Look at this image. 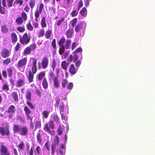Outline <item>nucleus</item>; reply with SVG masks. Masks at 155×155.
<instances>
[{"label": "nucleus", "mask_w": 155, "mask_h": 155, "mask_svg": "<svg viewBox=\"0 0 155 155\" xmlns=\"http://www.w3.org/2000/svg\"><path fill=\"white\" fill-rule=\"evenodd\" d=\"M86 24L84 22H81L75 26V31L80 38L83 37L85 33Z\"/></svg>", "instance_id": "obj_1"}, {"label": "nucleus", "mask_w": 155, "mask_h": 155, "mask_svg": "<svg viewBox=\"0 0 155 155\" xmlns=\"http://www.w3.org/2000/svg\"><path fill=\"white\" fill-rule=\"evenodd\" d=\"M31 39V36L25 33L23 35L22 37H20V42L23 45L27 44L29 42Z\"/></svg>", "instance_id": "obj_2"}, {"label": "nucleus", "mask_w": 155, "mask_h": 155, "mask_svg": "<svg viewBox=\"0 0 155 155\" xmlns=\"http://www.w3.org/2000/svg\"><path fill=\"white\" fill-rule=\"evenodd\" d=\"M59 143V139L58 136H56L52 142V154L54 155V153L55 152L56 147L58 145Z\"/></svg>", "instance_id": "obj_3"}, {"label": "nucleus", "mask_w": 155, "mask_h": 155, "mask_svg": "<svg viewBox=\"0 0 155 155\" xmlns=\"http://www.w3.org/2000/svg\"><path fill=\"white\" fill-rule=\"evenodd\" d=\"M54 124L53 121L51 120L48 123H47L44 128L45 131H49V127L52 129L54 128Z\"/></svg>", "instance_id": "obj_4"}, {"label": "nucleus", "mask_w": 155, "mask_h": 155, "mask_svg": "<svg viewBox=\"0 0 155 155\" xmlns=\"http://www.w3.org/2000/svg\"><path fill=\"white\" fill-rule=\"evenodd\" d=\"M33 63L32 64V67L31 68L32 73L33 74H35L37 72V69L36 66L37 60L35 58H32Z\"/></svg>", "instance_id": "obj_5"}, {"label": "nucleus", "mask_w": 155, "mask_h": 155, "mask_svg": "<svg viewBox=\"0 0 155 155\" xmlns=\"http://www.w3.org/2000/svg\"><path fill=\"white\" fill-rule=\"evenodd\" d=\"M0 151L1 155H9V153L8 151L7 148L4 145H1Z\"/></svg>", "instance_id": "obj_6"}, {"label": "nucleus", "mask_w": 155, "mask_h": 155, "mask_svg": "<svg viewBox=\"0 0 155 155\" xmlns=\"http://www.w3.org/2000/svg\"><path fill=\"white\" fill-rule=\"evenodd\" d=\"M0 134L2 136L5 135L8 136L9 134V131L8 128H5L0 127Z\"/></svg>", "instance_id": "obj_7"}, {"label": "nucleus", "mask_w": 155, "mask_h": 155, "mask_svg": "<svg viewBox=\"0 0 155 155\" xmlns=\"http://www.w3.org/2000/svg\"><path fill=\"white\" fill-rule=\"evenodd\" d=\"M34 74L32 73L30 70L26 72V75L30 83H31L33 81Z\"/></svg>", "instance_id": "obj_8"}, {"label": "nucleus", "mask_w": 155, "mask_h": 155, "mask_svg": "<svg viewBox=\"0 0 155 155\" xmlns=\"http://www.w3.org/2000/svg\"><path fill=\"white\" fill-rule=\"evenodd\" d=\"M27 61V57L21 59L18 62V67H21L25 66Z\"/></svg>", "instance_id": "obj_9"}, {"label": "nucleus", "mask_w": 155, "mask_h": 155, "mask_svg": "<svg viewBox=\"0 0 155 155\" xmlns=\"http://www.w3.org/2000/svg\"><path fill=\"white\" fill-rule=\"evenodd\" d=\"M41 64L42 68L44 69L46 68L48 64V58L46 57L42 59Z\"/></svg>", "instance_id": "obj_10"}, {"label": "nucleus", "mask_w": 155, "mask_h": 155, "mask_svg": "<svg viewBox=\"0 0 155 155\" xmlns=\"http://www.w3.org/2000/svg\"><path fill=\"white\" fill-rule=\"evenodd\" d=\"M10 54V52L8 50L4 48L2 51V56L3 58H6L8 57Z\"/></svg>", "instance_id": "obj_11"}, {"label": "nucleus", "mask_w": 155, "mask_h": 155, "mask_svg": "<svg viewBox=\"0 0 155 155\" xmlns=\"http://www.w3.org/2000/svg\"><path fill=\"white\" fill-rule=\"evenodd\" d=\"M25 79L24 77L21 79H19L17 82V87H20L23 86L25 84Z\"/></svg>", "instance_id": "obj_12"}, {"label": "nucleus", "mask_w": 155, "mask_h": 155, "mask_svg": "<svg viewBox=\"0 0 155 155\" xmlns=\"http://www.w3.org/2000/svg\"><path fill=\"white\" fill-rule=\"evenodd\" d=\"M43 134V131L40 130L37 135V139L38 143H40L41 142V137Z\"/></svg>", "instance_id": "obj_13"}, {"label": "nucleus", "mask_w": 155, "mask_h": 155, "mask_svg": "<svg viewBox=\"0 0 155 155\" xmlns=\"http://www.w3.org/2000/svg\"><path fill=\"white\" fill-rule=\"evenodd\" d=\"M74 33V30L73 29L67 30L66 33V35L68 38H71L72 37Z\"/></svg>", "instance_id": "obj_14"}, {"label": "nucleus", "mask_w": 155, "mask_h": 155, "mask_svg": "<svg viewBox=\"0 0 155 155\" xmlns=\"http://www.w3.org/2000/svg\"><path fill=\"white\" fill-rule=\"evenodd\" d=\"M21 127L19 125L14 124L13 127V130L14 134L17 133H20Z\"/></svg>", "instance_id": "obj_15"}, {"label": "nucleus", "mask_w": 155, "mask_h": 155, "mask_svg": "<svg viewBox=\"0 0 155 155\" xmlns=\"http://www.w3.org/2000/svg\"><path fill=\"white\" fill-rule=\"evenodd\" d=\"M78 69L77 68H75L74 64H72L69 69V71L71 74H74L77 72Z\"/></svg>", "instance_id": "obj_16"}, {"label": "nucleus", "mask_w": 155, "mask_h": 155, "mask_svg": "<svg viewBox=\"0 0 155 155\" xmlns=\"http://www.w3.org/2000/svg\"><path fill=\"white\" fill-rule=\"evenodd\" d=\"M28 133V130L26 127H21L19 133L20 135H25Z\"/></svg>", "instance_id": "obj_17"}, {"label": "nucleus", "mask_w": 155, "mask_h": 155, "mask_svg": "<svg viewBox=\"0 0 155 155\" xmlns=\"http://www.w3.org/2000/svg\"><path fill=\"white\" fill-rule=\"evenodd\" d=\"M54 80V87L56 88H58L60 86V84L58 82V80L57 77L55 78Z\"/></svg>", "instance_id": "obj_18"}, {"label": "nucleus", "mask_w": 155, "mask_h": 155, "mask_svg": "<svg viewBox=\"0 0 155 155\" xmlns=\"http://www.w3.org/2000/svg\"><path fill=\"white\" fill-rule=\"evenodd\" d=\"M80 13L83 17H85L87 15V10L85 7H84L80 11Z\"/></svg>", "instance_id": "obj_19"}, {"label": "nucleus", "mask_w": 155, "mask_h": 155, "mask_svg": "<svg viewBox=\"0 0 155 155\" xmlns=\"http://www.w3.org/2000/svg\"><path fill=\"white\" fill-rule=\"evenodd\" d=\"M52 31L51 30H47L45 34V38L47 39H49L51 37V34Z\"/></svg>", "instance_id": "obj_20"}, {"label": "nucleus", "mask_w": 155, "mask_h": 155, "mask_svg": "<svg viewBox=\"0 0 155 155\" xmlns=\"http://www.w3.org/2000/svg\"><path fill=\"white\" fill-rule=\"evenodd\" d=\"M65 41V39L64 37L62 38L59 41L58 44L59 46H64L63 44Z\"/></svg>", "instance_id": "obj_21"}, {"label": "nucleus", "mask_w": 155, "mask_h": 155, "mask_svg": "<svg viewBox=\"0 0 155 155\" xmlns=\"http://www.w3.org/2000/svg\"><path fill=\"white\" fill-rule=\"evenodd\" d=\"M64 103L61 102L59 106V111L60 114L64 112Z\"/></svg>", "instance_id": "obj_22"}, {"label": "nucleus", "mask_w": 155, "mask_h": 155, "mask_svg": "<svg viewBox=\"0 0 155 155\" xmlns=\"http://www.w3.org/2000/svg\"><path fill=\"white\" fill-rule=\"evenodd\" d=\"M71 43V40L70 39L67 40L65 43V45H64V48H65L66 49H69Z\"/></svg>", "instance_id": "obj_23"}, {"label": "nucleus", "mask_w": 155, "mask_h": 155, "mask_svg": "<svg viewBox=\"0 0 155 155\" xmlns=\"http://www.w3.org/2000/svg\"><path fill=\"white\" fill-rule=\"evenodd\" d=\"M12 41L16 42L17 40V37L16 35L14 33H12L11 34Z\"/></svg>", "instance_id": "obj_24"}, {"label": "nucleus", "mask_w": 155, "mask_h": 155, "mask_svg": "<svg viewBox=\"0 0 155 155\" xmlns=\"http://www.w3.org/2000/svg\"><path fill=\"white\" fill-rule=\"evenodd\" d=\"M41 26L42 28H45L47 26V24L45 22V17H43L41 21Z\"/></svg>", "instance_id": "obj_25"}, {"label": "nucleus", "mask_w": 155, "mask_h": 155, "mask_svg": "<svg viewBox=\"0 0 155 155\" xmlns=\"http://www.w3.org/2000/svg\"><path fill=\"white\" fill-rule=\"evenodd\" d=\"M8 30V28L5 25H3L1 27V30L2 32L3 33H7Z\"/></svg>", "instance_id": "obj_26"}, {"label": "nucleus", "mask_w": 155, "mask_h": 155, "mask_svg": "<svg viewBox=\"0 0 155 155\" xmlns=\"http://www.w3.org/2000/svg\"><path fill=\"white\" fill-rule=\"evenodd\" d=\"M15 107L12 105H11L8 108V113H14L15 111Z\"/></svg>", "instance_id": "obj_27"}, {"label": "nucleus", "mask_w": 155, "mask_h": 155, "mask_svg": "<svg viewBox=\"0 0 155 155\" xmlns=\"http://www.w3.org/2000/svg\"><path fill=\"white\" fill-rule=\"evenodd\" d=\"M59 53L60 54L62 55L64 53L65 51V49H66L64 48V46H59Z\"/></svg>", "instance_id": "obj_28"}, {"label": "nucleus", "mask_w": 155, "mask_h": 155, "mask_svg": "<svg viewBox=\"0 0 155 155\" xmlns=\"http://www.w3.org/2000/svg\"><path fill=\"white\" fill-rule=\"evenodd\" d=\"M74 10L72 11L71 13V15L73 17H75L76 16L78 15L79 10H78V9L76 8H75V7L74 8Z\"/></svg>", "instance_id": "obj_29"}, {"label": "nucleus", "mask_w": 155, "mask_h": 155, "mask_svg": "<svg viewBox=\"0 0 155 155\" xmlns=\"http://www.w3.org/2000/svg\"><path fill=\"white\" fill-rule=\"evenodd\" d=\"M53 120L57 124L59 122L60 119L58 116L56 114H54L53 115Z\"/></svg>", "instance_id": "obj_30"}, {"label": "nucleus", "mask_w": 155, "mask_h": 155, "mask_svg": "<svg viewBox=\"0 0 155 155\" xmlns=\"http://www.w3.org/2000/svg\"><path fill=\"white\" fill-rule=\"evenodd\" d=\"M12 97L14 100L15 101L18 100V97L17 92H14L12 93Z\"/></svg>", "instance_id": "obj_31"}, {"label": "nucleus", "mask_w": 155, "mask_h": 155, "mask_svg": "<svg viewBox=\"0 0 155 155\" xmlns=\"http://www.w3.org/2000/svg\"><path fill=\"white\" fill-rule=\"evenodd\" d=\"M43 87L45 89H47L48 87V84L45 78H44L42 83Z\"/></svg>", "instance_id": "obj_32"}, {"label": "nucleus", "mask_w": 155, "mask_h": 155, "mask_svg": "<svg viewBox=\"0 0 155 155\" xmlns=\"http://www.w3.org/2000/svg\"><path fill=\"white\" fill-rule=\"evenodd\" d=\"M45 34V30L44 29L42 28L41 29L39 32L38 33V37L40 38L43 37Z\"/></svg>", "instance_id": "obj_33"}, {"label": "nucleus", "mask_w": 155, "mask_h": 155, "mask_svg": "<svg viewBox=\"0 0 155 155\" xmlns=\"http://www.w3.org/2000/svg\"><path fill=\"white\" fill-rule=\"evenodd\" d=\"M31 93L29 91H27L26 92V98L28 100H30L31 99Z\"/></svg>", "instance_id": "obj_34"}, {"label": "nucleus", "mask_w": 155, "mask_h": 155, "mask_svg": "<svg viewBox=\"0 0 155 155\" xmlns=\"http://www.w3.org/2000/svg\"><path fill=\"white\" fill-rule=\"evenodd\" d=\"M35 1L34 0H30L29 2V5L32 10L35 6Z\"/></svg>", "instance_id": "obj_35"}, {"label": "nucleus", "mask_w": 155, "mask_h": 155, "mask_svg": "<svg viewBox=\"0 0 155 155\" xmlns=\"http://www.w3.org/2000/svg\"><path fill=\"white\" fill-rule=\"evenodd\" d=\"M45 75V73L44 72L40 73L38 76V79L39 80H41Z\"/></svg>", "instance_id": "obj_36"}, {"label": "nucleus", "mask_w": 155, "mask_h": 155, "mask_svg": "<svg viewBox=\"0 0 155 155\" xmlns=\"http://www.w3.org/2000/svg\"><path fill=\"white\" fill-rule=\"evenodd\" d=\"M68 81L65 79H63L62 82L61 84L63 88H65L66 87V85L68 84Z\"/></svg>", "instance_id": "obj_37"}, {"label": "nucleus", "mask_w": 155, "mask_h": 155, "mask_svg": "<svg viewBox=\"0 0 155 155\" xmlns=\"http://www.w3.org/2000/svg\"><path fill=\"white\" fill-rule=\"evenodd\" d=\"M62 68L64 70H67V65L65 61H63L61 63Z\"/></svg>", "instance_id": "obj_38"}, {"label": "nucleus", "mask_w": 155, "mask_h": 155, "mask_svg": "<svg viewBox=\"0 0 155 155\" xmlns=\"http://www.w3.org/2000/svg\"><path fill=\"white\" fill-rule=\"evenodd\" d=\"M82 51V49L81 48L79 47L77 48L73 52V54H76L77 53L80 52V54L81 55V52Z\"/></svg>", "instance_id": "obj_39"}, {"label": "nucleus", "mask_w": 155, "mask_h": 155, "mask_svg": "<svg viewBox=\"0 0 155 155\" xmlns=\"http://www.w3.org/2000/svg\"><path fill=\"white\" fill-rule=\"evenodd\" d=\"M11 61V60L10 58H7L5 60H4L3 61V64H8Z\"/></svg>", "instance_id": "obj_40"}, {"label": "nucleus", "mask_w": 155, "mask_h": 155, "mask_svg": "<svg viewBox=\"0 0 155 155\" xmlns=\"http://www.w3.org/2000/svg\"><path fill=\"white\" fill-rule=\"evenodd\" d=\"M59 151L61 155H64L65 154L66 149L59 148Z\"/></svg>", "instance_id": "obj_41"}, {"label": "nucleus", "mask_w": 155, "mask_h": 155, "mask_svg": "<svg viewBox=\"0 0 155 155\" xmlns=\"http://www.w3.org/2000/svg\"><path fill=\"white\" fill-rule=\"evenodd\" d=\"M16 22L18 24H21L23 23V20L21 17H19L17 18L16 19Z\"/></svg>", "instance_id": "obj_42"}, {"label": "nucleus", "mask_w": 155, "mask_h": 155, "mask_svg": "<svg viewBox=\"0 0 155 155\" xmlns=\"http://www.w3.org/2000/svg\"><path fill=\"white\" fill-rule=\"evenodd\" d=\"M18 147L19 148L18 149L19 151H20L21 150H23L24 149V144L23 142L21 143L18 145Z\"/></svg>", "instance_id": "obj_43"}, {"label": "nucleus", "mask_w": 155, "mask_h": 155, "mask_svg": "<svg viewBox=\"0 0 155 155\" xmlns=\"http://www.w3.org/2000/svg\"><path fill=\"white\" fill-rule=\"evenodd\" d=\"M49 77L51 79L53 80L55 78V75L54 74L53 72L51 71L49 74Z\"/></svg>", "instance_id": "obj_44"}, {"label": "nucleus", "mask_w": 155, "mask_h": 155, "mask_svg": "<svg viewBox=\"0 0 155 155\" xmlns=\"http://www.w3.org/2000/svg\"><path fill=\"white\" fill-rule=\"evenodd\" d=\"M31 51V50L29 47H27L25 50V54H29Z\"/></svg>", "instance_id": "obj_45"}, {"label": "nucleus", "mask_w": 155, "mask_h": 155, "mask_svg": "<svg viewBox=\"0 0 155 155\" xmlns=\"http://www.w3.org/2000/svg\"><path fill=\"white\" fill-rule=\"evenodd\" d=\"M24 110L25 111V112L26 114L27 115H29L30 114V113H31V111L28 109V107H27L25 106L24 107Z\"/></svg>", "instance_id": "obj_46"}, {"label": "nucleus", "mask_w": 155, "mask_h": 155, "mask_svg": "<svg viewBox=\"0 0 155 155\" xmlns=\"http://www.w3.org/2000/svg\"><path fill=\"white\" fill-rule=\"evenodd\" d=\"M21 16L24 20L26 21L27 19V16L25 12H23L21 14Z\"/></svg>", "instance_id": "obj_47"}, {"label": "nucleus", "mask_w": 155, "mask_h": 155, "mask_svg": "<svg viewBox=\"0 0 155 155\" xmlns=\"http://www.w3.org/2000/svg\"><path fill=\"white\" fill-rule=\"evenodd\" d=\"M8 76L11 77L12 75V69L11 68H9L7 69Z\"/></svg>", "instance_id": "obj_48"}, {"label": "nucleus", "mask_w": 155, "mask_h": 155, "mask_svg": "<svg viewBox=\"0 0 155 155\" xmlns=\"http://www.w3.org/2000/svg\"><path fill=\"white\" fill-rule=\"evenodd\" d=\"M77 20L76 18H74L71 21V24L73 27H74L75 26L77 22Z\"/></svg>", "instance_id": "obj_49"}, {"label": "nucleus", "mask_w": 155, "mask_h": 155, "mask_svg": "<svg viewBox=\"0 0 155 155\" xmlns=\"http://www.w3.org/2000/svg\"><path fill=\"white\" fill-rule=\"evenodd\" d=\"M41 127V122L39 120L37 121L35 123V127L39 128Z\"/></svg>", "instance_id": "obj_50"}, {"label": "nucleus", "mask_w": 155, "mask_h": 155, "mask_svg": "<svg viewBox=\"0 0 155 155\" xmlns=\"http://www.w3.org/2000/svg\"><path fill=\"white\" fill-rule=\"evenodd\" d=\"M73 87V84L72 82L69 83L67 86L68 89L70 90L72 89Z\"/></svg>", "instance_id": "obj_51"}, {"label": "nucleus", "mask_w": 155, "mask_h": 155, "mask_svg": "<svg viewBox=\"0 0 155 155\" xmlns=\"http://www.w3.org/2000/svg\"><path fill=\"white\" fill-rule=\"evenodd\" d=\"M0 13L4 15L5 13V9L2 7H0Z\"/></svg>", "instance_id": "obj_52"}, {"label": "nucleus", "mask_w": 155, "mask_h": 155, "mask_svg": "<svg viewBox=\"0 0 155 155\" xmlns=\"http://www.w3.org/2000/svg\"><path fill=\"white\" fill-rule=\"evenodd\" d=\"M44 7V4L41 3L39 5V9L38 11L40 13H41Z\"/></svg>", "instance_id": "obj_53"}, {"label": "nucleus", "mask_w": 155, "mask_h": 155, "mask_svg": "<svg viewBox=\"0 0 155 155\" xmlns=\"http://www.w3.org/2000/svg\"><path fill=\"white\" fill-rule=\"evenodd\" d=\"M64 18L63 17L61 18L58 21L57 23L58 26H59L61 23L64 21Z\"/></svg>", "instance_id": "obj_54"}, {"label": "nucleus", "mask_w": 155, "mask_h": 155, "mask_svg": "<svg viewBox=\"0 0 155 155\" xmlns=\"http://www.w3.org/2000/svg\"><path fill=\"white\" fill-rule=\"evenodd\" d=\"M31 50H34L37 47V45L35 43H33L31 45L29 46Z\"/></svg>", "instance_id": "obj_55"}, {"label": "nucleus", "mask_w": 155, "mask_h": 155, "mask_svg": "<svg viewBox=\"0 0 155 155\" xmlns=\"http://www.w3.org/2000/svg\"><path fill=\"white\" fill-rule=\"evenodd\" d=\"M83 6V2L82 0H81L79 2L78 5L76 8L78 9V10H79L80 8L82 7Z\"/></svg>", "instance_id": "obj_56"}, {"label": "nucleus", "mask_w": 155, "mask_h": 155, "mask_svg": "<svg viewBox=\"0 0 155 155\" xmlns=\"http://www.w3.org/2000/svg\"><path fill=\"white\" fill-rule=\"evenodd\" d=\"M49 113L47 111H44L42 113V114L43 117H44L45 118L48 117Z\"/></svg>", "instance_id": "obj_57"}, {"label": "nucleus", "mask_w": 155, "mask_h": 155, "mask_svg": "<svg viewBox=\"0 0 155 155\" xmlns=\"http://www.w3.org/2000/svg\"><path fill=\"white\" fill-rule=\"evenodd\" d=\"M13 2V0H7L8 6L9 7H11L12 6Z\"/></svg>", "instance_id": "obj_58"}, {"label": "nucleus", "mask_w": 155, "mask_h": 155, "mask_svg": "<svg viewBox=\"0 0 155 155\" xmlns=\"http://www.w3.org/2000/svg\"><path fill=\"white\" fill-rule=\"evenodd\" d=\"M27 28L28 30L30 31H32L33 29V27L30 23H28L27 25Z\"/></svg>", "instance_id": "obj_59"}, {"label": "nucleus", "mask_w": 155, "mask_h": 155, "mask_svg": "<svg viewBox=\"0 0 155 155\" xmlns=\"http://www.w3.org/2000/svg\"><path fill=\"white\" fill-rule=\"evenodd\" d=\"M56 66V61L55 60H53L52 62V67L54 71L55 68Z\"/></svg>", "instance_id": "obj_60"}, {"label": "nucleus", "mask_w": 155, "mask_h": 155, "mask_svg": "<svg viewBox=\"0 0 155 155\" xmlns=\"http://www.w3.org/2000/svg\"><path fill=\"white\" fill-rule=\"evenodd\" d=\"M8 87L7 84L6 83L4 84V85H3L2 89L4 90H8Z\"/></svg>", "instance_id": "obj_61"}, {"label": "nucleus", "mask_w": 155, "mask_h": 155, "mask_svg": "<svg viewBox=\"0 0 155 155\" xmlns=\"http://www.w3.org/2000/svg\"><path fill=\"white\" fill-rule=\"evenodd\" d=\"M17 30L21 32H22L24 31L25 30L24 27H18L17 28Z\"/></svg>", "instance_id": "obj_62"}, {"label": "nucleus", "mask_w": 155, "mask_h": 155, "mask_svg": "<svg viewBox=\"0 0 155 155\" xmlns=\"http://www.w3.org/2000/svg\"><path fill=\"white\" fill-rule=\"evenodd\" d=\"M51 45L54 49H55L56 48V39H53L52 43Z\"/></svg>", "instance_id": "obj_63"}, {"label": "nucleus", "mask_w": 155, "mask_h": 155, "mask_svg": "<svg viewBox=\"0 0 155 155\" xmlns=\"http://www.w3.org/2000/svg\"><path fill=\"white\" fill-rule=\"evenodd\" d=\"M73 56L71 54L69 55V57L67 58V60L69 62H71L73 60Z\"/></svg>", "instance_id": "obj_64"}]
</instances>
